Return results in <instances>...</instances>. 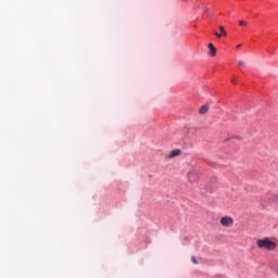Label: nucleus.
<instances>
[{"label":"nucleus","mask_w":278,"mask_h":278,"mask_svg":"<svg viewBox=\"0 0 278 278\" xmlns=\"http://www.w3.org/2000/svg\"><path fill=\"white\" fill-rule=\"evenodd\" d=\"M256 247L257 249H265L266 251H275L277 249V243L268 238H264L256 241Z\"/></svg>","instance_id":"nucleus-1"},{"label":"nucleus","mask_w":278,"mask_h":278,"mask_svg":"<svg viewBox=\"0 0 278 278\" xmlns=\"http://www.w3.org/2000/svg\"><path fill=\"white\" fill-rule=\"evenodd\" d=\"M188 179L190 184H194L195 181H199V170L192 169L188 173Z\"/></svg>","instance_id":"nucleus-2"},{"label":"nucleus","mask_w":278,"mask_h":278,"mask_svg":"<svg viewBox=\"0 0 278 278\" xmlns=\"http://www.w3.org/2000/svg\"><path fill=\"white\" fill-rule=\"evenodd\" d=\"M220 225L223 227H231L233 225V218L229 216L222 217Z\"/></svg>","instance_id":"nucleus-3"},{"label":"nucleus","mask_w":278,"mask_h":278,"mask_svg":"<svg viewBox=\"0 0 278 278\" xmlns=\"http://www.w3.org/2000/svg\"><path fill=\"white\" fill-rule=\"evenodd\" d=\"M219 30L222 31V34L218 33H214V36H216V38H223V36H227V30H225L224 26H219Z\"/></svg>","instance_id":"nucleus-4"},{"label":"nucleus","mask_w":278,"mask_h":278,"mask_svg":"<svg viewBox=\"0 0 278 278\" xmlns=\"http://www.w3.org/2000/svg\"><path fill=\"white\" fill-rule=\"evenodd\" d=\"M177 155H181V150L180 149L173 150L168 154V157H169V160H173V157H177Z\"/></svg>","instance_id":"nucleus-5"},{"label":"nucleus","mask_w":278,"mask_h":278,"mask_svg":"<svg viewBox=\"0 0 278 278\" xmlns=\"http://www.w3.org/2000/svg\"><path fill=\"white\" fill-rule=\"evenodd\" d=\"M207 112H210V105L207 104L202 105L199 110L200 114H207Z\"/></svg>","instance_id":"nucleus-6"},{"label":"nucleus","mask_w":278,"mask_h":278,"mask_svg":"<svg viewBox=\"0 0 278 278\" xmlns=\"http://www.w3.org/2000/svg\"><path fill=\"white\" fill-rule=\"evenodd\" d=\"M208 49H210V55L214 58L216 55V47H214V43H208Z\"/></svg>","instance_id":"nucleus-7"},{"label":"nucleus","mask_w":278,"mask_h":278,"mask_svg":"<svg viewBox=\"0 0 278 278\" xmlns=\"http://www.w3.org/2000/svg\"><path fill=\"white\" fill-rule=\"evenodd\" d=\"M269 201L271 203H278V195L277 194H273L270 198H269Z\"/></svg>","instance_id":"nucleus-8"},{"label":"nucleus","mask_w":278,"mask_h":278,"mask_svg":"<svg viewBox=\"0 0 278 278\" xmlns=\"http://www.w3.org/2000/svg\"><path fill=\"white\" fill-rule=\"evenodd\" d=\"M239 25H241V27H244V26L249 25V23H247L244 21H239Z\"/></svg>","instance_id":"nucleus-9"},{"label":"nucleus","mask_w":278,"mask_h":278,"mask_svg":"<svg viewBox=\"0 0 278 278\" xmlns=\"http://www.w3.org/2000/svg\"><path fill=\"white\" fill-rule=\"evenodd\" d=\"M191 262H192V264H199V262L197 261V257H194V256H191Z\"/></svg>","instance_id":"nucleus-10"},{"label":"nucleus","mask_w":278,"mask_h":278,"mask_svg":"<svg viewBox=\"0 0 278 278\" xmlns=\"http://www.w3.org/2000/svg\"><path fill=\"white\" fill-rule=\"evenodd\" d=\"M238 64L239 66H244V61H239Z\"/></svg>","instance_id":"nucleus-11"},{"label":"nucleus","mask_w":278,"mask_h":278,"mask_svg":"<svg viewBox=\"0 0 278 278\" xmlns=\"http://www.w3.org/2000/svg\"><path fill=\"white\" fill-rule=\"evenodd\" d=\"M240 47H242V45H238V46H237V49H240Z\"/></svg>","instance_id":"nucleus-12"},{"label":"nucleus","mask_w":278,"mask_h":278,"mask_svg":"<svg viewBox=\"0 0 278 278\" xmlns=\"http://www.w3.org/2000/svg\"><path fill=\"white\" fill-rule=\"evenodd\" d=\"M231 83H232V84H236V80L232 79Z\"/></svg>","instance_id":"nucleus-13"},{"label":"nucleus","mask_w":278,"mask_h":278,"mask_svg":"<svg viewBox=\"0 0 278 278\" xmlns=\"http://www.w3.org/2000/svg\"><path fill=\"white\" fill-rule=\"evenodd\" d=\"M182 1H186V0H182Z\"/></svg>","instance_id":"nucleus-14"}]
</instances>
